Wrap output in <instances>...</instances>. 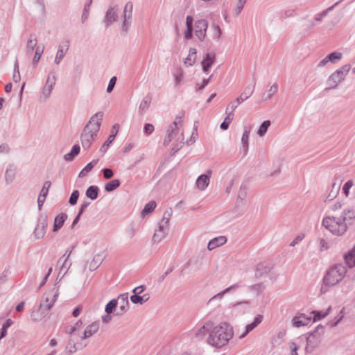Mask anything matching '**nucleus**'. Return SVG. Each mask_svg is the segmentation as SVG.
Returning <instances> with one entry per match:
<instances>
[{
  "instance_id": "obj_32",
  "label": "nucleus",
  "mask_w": 355,
  "mask_h": 355,
  "mask_svg": "<svg viewBox=\"0 0 355 355\" xmlns=\"http://www.w3.org/2000/svg\"><path fill=\"white\" fill-rule=\"evenodd\" d=\"M250 130V127L244 126V132L242 135L241 142L243 144V150L245 153H246L248 149V139Z\"/></svg>"
},
{
  "instance_id": "obj_44",
  "label": "nucleus",
  "mask_w": 355,
  "mask_h": 355,
  "mask_svg": "<svg viewBox=\"0 0 355 355\" xmlns=\"http://www.w3.org/2000/svg\"><path fill=\"white\" fill-rule=\"evenodd\" d=\"M270 125V121L269 120L264 121L260 125L257 134L259 137H263L267 132L269 126Z\"/></svg>"
},
{
  "instance_id": "obj_38",
  "label": "nucleus",
  "mask_w": 355,
  "mask_h": 355,
  "mask_svg": "<svg viewBox=\"0 0 355 355\" xmlns=\"http://www.w3.org/2000/svg\"><path fill=\"white\" fill-rule=\"evenodd\" d=\"M331 310V307L329 306L327 310L324 312L319 311H313L311 313L313 315V322H316L320 320L326 316H327Z\"/></svg>"
},
{
  "instance_id": "obj_34",
  "label": "nucleus",
  "mask_w": 355,
  "mask_h": 355,
  "mask_svg": "<svg viewBox=\"0 0 355 355\" xmlns=\"http://www.w3.org/2000/svg\"><path fill=\"white\" fill-rule=\"evenodd\" d=\"M15 173L16 168L13 165L10 164L5 173V178L6 182H12L15 177Z\"/></svg>"
},
{
  "instance_id": "obj_47",
  "label": "nucleus",
  "mask_w": 355,
  "mask_h": 355,
  "mask_svg": "<svg viewBox=\"0 0 355 355\" xmlns=\"http://www.w3.org/2000/svg\"><path fill=\"white\" fill-rule=\"evenodd\" d=\"M43 52H44V46L40 47V46H38L36 47L35 55H34V58L33 60V64L34 66H36L37 64L38 63V62L40 61V60L42 57V55L43 54Z\"/></svg>"
},
{
  "instance_id": "obj_49",
  "label": "nucleus",
  "mask_w": 355,
  "mask_h": 355,
  "mask_svg": "<svg viewBox=\"0 0 355 355\" xmlns=\"http://www.w3.org/2000/svg\"><path fill=\"white\" fill-rule=\"evenodd\" d=\"M67 50H68V48H67L66 50H64L62 46H59L58 51L57 52V54H56V56L55 58V63L56 64H60V62H61V60H62L64 56L65 55V53Z\"/></svg>"
},
{
  "instance_id": "obj_30",
  "label": "nucleus",
  "mask_w": 355,
  "mask_h": 355,
  "mask_svg": "<svg viewBox=\"0 0 355 355\" xmlns=\"http://www.w3.org/2000/svg\"><path fill=\"white\" fill-rule=\"evenodd\" d=\"M344 260L348 267L352 268L355 266V251L354 250H349L344 255Z\"/></svg>"
},
{
  "instance_id": "obj_28",
  "label": "nucleus",
  "mask_w": 355,
  "mask_h": 355,
  "mask_svg": "<svg viewBox=\"0 0 355 355\" xmlns=\"http://www.w3.org/2000/svg\"><path fill=\"white\" fill-rule=\"evenodd\" d=\"M150 298V295L148 293H145L143 295L133 294L130 296V300L134 304H143L147 302Z\"/></svg>"
},
{
  "instance_id": "obj_41",
  "label": "nucleus",
  "mask_w": 355,
  "mask_h": 355,
  "mask_svg": "<svg viewBox=\"0 0 355 355\" xmlns=\"http://www.w3.org/2000/svg\"><path fill=\"white\" fill-rule=\"evenodd\" d=\"M254 88L255 83L253 86H251L250 85H248L239 97H242L243 98V101H245L253 94Z\"/></svg>"
},
{
  "instance_id": "obj_22",
  "label": "nucleus",
  "mask_w": 355,
  "mask_h": 355,
  "mask_svg": "<svg viewBox=\"0 0 355 355\" xmlns=\"http://www.w3.org/2000/svg\"><path fill=\"white\" fill-rule=\"evenodd\" d=\"M37 36L34 34H31L28 38L26 44V53L28 55H31L35 47H37Z\"/></svg>"
},
{
  "instance_id": "obj_8",
  "label": "nucleus",
  "mask_w": 355,
  "mask_h": 355,
  "mask_svg": "<svg viewBox=\"0 0 355 355\" xmlns=\"http://www.w3.org/2000/svg\"><path fill=\"white\" fill-rule=\"evenodd\" d=\"M208 27V22L205 19H199L195 22L194 32L196 37L203 41L206 37V32Z\"/></svg>"
},
{
  "instance_id": "obj_40",
  "label": "nucleus",
  "mask_w": 355,
  "mask_h": 355,
  "mask_svg": "<svg viewBox=\"0 0 355 355\" xmlns=\"http://www.w3.org/2000/svg\"><path fill=\"white\" fill-rule=\"evenodd\" d=\"M132 10H133V4L131 1H128L124 6L123 9V18L132 19Z\"/></svg>"
},
{
  "instance_id": "obj_59",
  "label": "nucleus",
  "mask_w": 355,
  "mask_h": 355,
  "mask_svg": "<svg viewBox=\"0 0 355 355\" xmlns=\"http://www.w3.org/2000/svg\"><path fill=\"white\" fill-rule=\"evenodd\" d=\"M70 254H71V252H69L67 257L64 259H62V264L60 268V272L64 271V275L67 272V270L69 269V268L71 266V263H69V264L67 263V259L69 258Z\"/></svg>"
},
{
  "instance_id": "obj_19",
  "label": "nucleus",
  "mask_w": 355,
  "mask_h": 355,
  "mask_svg": "<svg viewBox=\"0 0 355 355\" xmlns=\"http://www.w3.org/2000/svg\"><path fill=\"white\" fill-rule=\"evenodd\" d=\"M263 318L262 315H257L254 321L246 326L245 331L239 336V338H245L251 331L256 328L262 322Z\"/></svg>"
},
{
  "instance_id": "obj_42",
  "label": "nucleus",
  "mask_w": 355,
  "mask_h": 355,
  "mask_svg": "<svg viewBox=\"0 0 355 355\" xmlns=\"http://www.w3.org/2000/svg\"><path fill=\"white\" fill-rule=\"evenodd\" d=\"M239 287V285L237 284H233L230 286H229L228 288H225L224 291L217 293L216 295H215L214 296H213L208 302V303H210L211 301H213L214 300H216V299H219L220 300L222 298V297L225 294V293H229L230 291H232L233 288H238Z\"/></svg>"
},
{
  "instance_id": "obj_33",
  "label": "nucleus",
  "mask_w": 355,
  "mask_h": 355,
  "mask_svg": "<svg viewBox=\"0 0 355 355\" xmlns=\"http://www.w3.org/2000/svg\"><path fill=\"white\" fill-rule=\"evenodd\" d=\"M98 187L97 186L92 185L89 186L86 190L85 195L87 198L94 200L98 198Z\"/></svg>"
},
{
  "instance_id": "obj_50",
  "label": "nucleus",
  "mask_w": 355,
  "mask_h": 355,
  "mask_svg": "<svg viewBox=\"0 0 355 355\" xmlns=\"http://www.w3.org/2000/svg\"><path fill=\"white\" fill-rule=\"evenodd\" d=\"M92 2V0H90L89 2L86 3L84 6V9H83L82 17H81L82 23H85L89 17V9H90V6H91Z\"/></svg>"
},
{
  "instance_id": "obj_13",
  "label": "nucleus",
  "mask_w": 355,
  "mask_h": 355,
  "mask_svg": "<svg viewBox=\"0 0 355 355\" xmlns=\"http://www.w3.org/2000/svg\"><path fill=\"white\" fill-rule=\"evenodd\" d=\"M116 300H119L118 304H119V311L116 313V315H121L126 313L129 309L128 293L121 294Z\"/></svg>"
},
{
  "instance_id": "obj_27",
  "label": "nucleus",
  "mask_w": 355,
  "mask_h": 355,
  "mask_svg": "<svg viewBox=\"0 0 355 355\" xmlns=\"http://www.w3.org/2000/svg\"><path fill=\"white\" fill-rule=\"evenodd\" d=\"M103 259H104V257L103 256V254H96L92 261H91L90 264H89V268L91 271H94L95 270H96L99 266L102 263V262L103 261Z\"/></svg>"
},
{
  "instance_id": "obj_17",
  "label": "nucleus",
  "mask_w": 355,
  "mask_h": 355,
  "mask_svg": "<svg viewBox=\"0 0 355 355\" xmlns=\"http://www.w3.org/2000/svg\"><path fill=\"white\" fill-rule=\"evenodd\" d=\"M118 19V13L114 10V7H110L105 13V16L104 18V23L105 24V26L107 28L112 24L116 21Z\"/></svg>"
},
{
  "instance_id": "obj_7",
  "label": "nucleus",
  "mask_w": 355,
  "mask_h": 355,
  "mask_svg": "<svg viewBox=\"0 0 355 355\" xmlns=\"http://www.w3.org/2000/svg\"><path fill=\"white\" fill-rule=\"evenodd\" d=\"M48 227V217L46 214H41L38 218L36 227L33 231V236L35 239H42L44 237Z\"/></svg>"
},
{
  "instance_id": "obj_39",
  "label": "nucleus",
  "mask_w": 355,
  "mask_h": 355,
  "mask_svg": "<svg viewBox=\"0 0 355 355\" xmlns=\"http://www.w3.org/2000/svg\"><path fill=\"white\" fill-rule=\"evenodd\" d=\"M120 181L118 179L112 180L105 185V190L111 192L116 189L120 186Z\"/></svg>"
},
{
  "instance_id": "obj_57",
  "label": "nucleus",
  "mask_w": 355,
  "mask_h": 355,
  "mask_svg": "<svg viewBox=\"0 0 355 355\" xmlns=\"http://www.w3.org/2000/svg\"><path fill=\"white\" fill-rule=\"evenodd\" d=\"M278 91V85L277 83H274L270 88V89L268 92V95L264 98L263 100L266 101L268 99H270L272 96L277 92Z\"/></svg>"
},
{
  "instance_id": "obj_51",
  "label": "nucleus",
  "mask_w": 355,
  "mask_h": 355,
  "mask_svg": "<svg viewBox=\"0 0 355 355\" xmlns=\"http://www.w3.org/2000/svg\"><path fill=\"white\" fill-rule=\"evenodd\" d=\"M212 322H207L204 326H202V327H200L198 331L196 332V336H204L206 333H207V330L209 329V328H211L212 327Z\"/></svg>"
},
{
  "instance_id": "obj_6",
  "label": "nucleus",
  "mask_w": 355,
  "mask_h": 355,
  "mask_svg": "<svg viewBox=\"0 0 355 355\" xmlns=\"http://www.w3.org/2000/svg\"><path fill=\"white\" fill-rule=\"evenodd\" d=\"M324 332V327L318 325L313 331L311 332L306 337V350L311 352L321 341V336Z\"/></svg>"
},
{
  "instance_id": "obj_18",
  "label": "nucleus",
  "mask_w": 355,
  "mask_h": 355,
  "mask_svg": "<svg viewBox=\"0 0 355 355\" xmlns=\"http://www.w3.org/2000/svg\"><path fill=\"white\" fill-rule=\"evenodd\" d=\"M216 55L215 53H207L202 61V67L205 73H208L212 64L215 62Z\"/></svg>"
},
{
  "instance_id": "obj_2",
  "label": "nucleus",
  "mask_w": 355,
  "mask_h": 355,
  "mask_svg": "<svg viewBox=\"0 0 355 355\" xmlns=\"http://www.w3.org/2000/svg\"><path fill=\"white\" fill-rule=\"evenodd\" d=\"M232 327L226 322H222L214 327L207 338V343L211 346L220 348L225 346L233 337Z\"/></svg>"
},
{
  "instance_id": "obj_26",
  "label": "nucleus",
  "mask_w": 355,
  "mask_h": 355,
  "mask_svg": "<svg viewBox=\"0 0 355 355\" xmlns=\"http://www.w3.org/2000/svg\"><path fill=\"white\" fill-rule=\"evenodd\" d=\"M152 101V96L150 94H148L146 95L143 100L141 101L140 105L139 107V112L142 114H144L149 107L150 103Z\"/></svg>"
},
{
  "instance_id": "obj_62",
  "label": "nucleus",
  "mask_w": 355,
  "mask_h": 355,
  "mask_svg": "<svg viewBox=\"0 0 355 355\" xmlns=\"http://www.w3.org/2000/svg\"><path fill=\"white\" fill-rule=\"evenodd\" d=\"M116 80H117V78L116 76H113L110 78L109 83H108V86L107 87V92L110 93L112 92V90L116 85Z\"/></svg>"
},
{
  "instance_id": "obj_12",
  "label": "nucleus",
  "mask_w": 355,
  "mask_h": 355,
  "mask_svg": "<svg viewBox=\"0 0 355 355\" xmlns=\"http://www.w3.org/2000/svg\"><path fill=\"white\" fill-rule=\"evenodd\" d=\"M178 131V121H175L167 129L166 135L164 139V145L168 146L169 143L175 138Z\"/></svg>"
},
{
  "instance_id": "obj_58",
  "label": "nucleus",
  "mask_w": 355,
  "mask_h": 355,
  "mask_svg": "<svg viewBox=\"0 0 355 355\" xmlns=\"http://www.w3.org/2000/svg\"><path fill=\"white\" fill-rule=\"evenodd\" d=\"M79 198V191L78 190H74L71 196L69 198V202L71 205H75L77 203V201Z\"/></svg>"
},
{
  "instance_id": "obj_21",
  "label": "nucleus",
  "mask_w": 355,
  "mask_h": 355,
  "mask_svg": "<svg viewBox=\"0 0 355 355\" xmlns=\"http://www.w3.org/2000/svg\"><path fill=\"white\" fill-rule=\"evenodd\" d=\"M99 329V322H94L92 324L87 326L85 329L83 336H81L82 339H85L87 338L92 336L94 334H96Z\"/></svg>"
},
{
  "instance_id": "obj_14",
  "label": "nucleus",
  "mask_w": 355,
  "mask_h": 355,
  "mask_svg": "<svg viewBox=\"0 0 355 355\" xmlns=\"http://www.w3.org/2000/svg\"><path fill=\"white\" fill-rule=\"evenodd\" d=\"M212 171L209 169L205 174L200 175L196 180V186L200 190H205L209 185Z\"/></svg>"
},
{
  "instance_id": "obj_25",
  "label": "nucleus",
  "mask_w": 355,
  "mask_h": 355,
  "mask_svg": "<svg viewBox=\"0 0 355 355\" xmlns=\"http://www.w3.org/2000/svg\"><path fill=\"white\" fill-rule=\"evenodd\" d=\"M67 218V215L64 213H62L58 215L54 219L53 231H58L64 225V221Z\"/></svg>"
},
{
  "instance_id": "obj_64",
  "label": "nucleus",
  "mask_w": 355,
  "mask_h": 355,
  "mask_svg": "<svg viewBox=\"0 0 355 355\" xmlns=\"http://www.w3.org/2000/svg\"><path fill=\"white\" fill-rule=\"evenodd\" d=\"M103 177L105 179H110L113 177L114 173L111 168H105L103 169Z\"/></svg>"
},
{
  "instance_id": "obj_43",
  "label": "nucleus",
  "mask_w": 355,
  "mask_h": 355,
  "mask_svg": "<svg viewBox=\"0 0 355 355\" xmlns=\"http://www.w3.org/2000/svg\"><path fill=\"white\" fill-rule=\"evenodd\" d=\"M119 303V300L116 299L111 300L106 305L105 311L107 313L111 314L116 308Z\"/></svg>"
},
{
  "instance_id": "obj_29",
  "label": "nucleus",
  "mask_w": 355,
  "mask_h": 355,
  "mask_svg": "<svg viewBox=\"0 0 355 355\" xmlns=\"http://www.w3.org/2000/svg\"><path fill=\"white\" fill-rule=\"evenodd\" d=\"M80 150V148L79 145H78V144L73 145L71 151L64 156V160L67 162H71L72 160H73L75 157L79 154Z\"/></svg>"
},
{
  "instance_id": "obj_10",
  "label": "nucleus",
  "mask_w": 355,
  "mask_h": 355,
  "mask_svg": "<svg viewBox=\"0 0 355 355\" xmlns=\"http://www.w3.org/2000/svg\"><path fill=\"white\" fill-rule=\"evenodd\" d=\"M52 308V304L47 305V308H44V303H40L37 310H34L31 313V318L35 321H40L44 318Z\"/></svg>"
},
{
  "instance_id": "obj_35",
  "label": "nucleus",
  "mask_w": 355,
  "mask_h": 355,
  "mask_svg": "<svg viewBox=\"0 0 355 355\" xmlns=\"http://www.w3.org/2000/svg\"><path fill=\"white\" fill-rule=\"evenodd\" d=\"M197 51L194 48H191L189 49V54L184 60V64L188 66H192L196 61V59Z\"/></svg>"
},
{
  "instance_id": "obj_46",
  "label": "nucleus",
  "mask_w": 355,
  "mask_h": 355,
  "mask_svg": "<svg viewBox=\"0 0 355 355\" xmlns=\"http://www.w3.org/2000/svg\"><path fill=\"white\" fill-rule=\"evenodd\" d=\"M342 53L340 52L334 51L329 53L327 57L329 62L336 63L342 58Z\"/></svg>"
},
{
  "instance_id": "obj_23",
  "label": "nucleus",
  "mask_w": 355,
  "mask_h": 355,
  "mask_svg": "<svg viewBox=\"0 0 355 355\" xmlns=\"http://www.w3.org/2000/svg\"><path fill=\"white\" fill-rule=\"evenodd\" d=\"M271 269L272 267L270 266V264L259 263L257 265L256 268L255 277L257 278H261L265 275H267Z\"/></svg>"
},
{
  "instance_id": "obj_36",
  "label": "nucleus",
  "mask_w": 355,
  "mask_h": 355,
  "mask_svg": "<svg viewBox=\"0 0 355 355\" xmlns=\"http://www.w3.org/2000/svg\"><path fill=\"white\" fill-rule=\"evenodd\" d=\"M98 159L92 160L91 162L88 163L84 168L80 172L79 177L83 178L86 176L92 170V168L97 164Z\"/></svg>"
},
{
  "instance_id": "obj_4",
  "label": "nucleus",
  "mask_w": 355,
  "mask_h": 355,
  "mask_svg": "<svg viewBox=\"0 0 355 355\" xmlns=\"http://www.w3.org/2000/svg\"><path fill=\"white\" fill-rule=\"evenodd\" d=\"M347 272L346 266L343 263H337L331 267L323 278L325 286H333L340 282Z\"/></svg>"
},
{
  "instance_id": "obj_56",
  "label": "nucleus",
  "mask_w": 355,
  "mask_h": 355,
  "mask_svg": "<svg viewBox=\"0 0 355 355\" xmlns=\"http://www.w3.org/2000/svg\"><path fill=\"white\" fill-rule=\"evenodd\" d=\"M51 182L50 181H45L43 184V187L42 188L40 195H41L42 196H43L44 198H46L48 193H49V189L51 187Z\"/></svg>"
},
{
  "instance_id": "obj_54",
  "label": "nucleus",
  "mask_w": 355,
  "mask_h": 355,
  "mask_svg": "<svg viewBox=\"0 0 355 355\" xmlns=\"http://www.w3.org/2000/svg\"><path fill=\"white\" fill-rule=\"evenodd\" d=\"M171 209H170L169 211H166L164 213L163 218L162 220L159 222V223L169 227V220L171 218Z\"/></svg>"
},
{
  "instance_id": "obj_3",
  "label": "nucleus",
  "mask_w": 355,
  "mask_h": 355,
  "mask_svg": "<svg viewBox=\"0 0 355 355\" xmlns=\"http://www.w3.org/2000/svg\"><path fill=\"white\" fill-rule=\"evenodd\" d=\"M103 112H98L93 115L83 130L81 134L82 146L85 149H89L92 141L97 136L103 121Z\"/></svg>"
},
{
  "instance_id": "obj_52",
  "label": "nucleus",
  "mask_w": 355,
  "mask_h": 355,
  "mask_svg": "<svg viewBox=\"0 0 355 355\" xmlns=\"http://www.w3.org/2000/svg\"><path fill=\"white\" fill-rule=\"evenodd\" d=\"M131 23L132 19L123 18L121 28L124 34H126L128 32Z\"/></svg>"
},
{
  "instance_id": "obj_11",
  "label": "nucleus",
  "mask_w": 355,
  "mask_h": 355,
  "mask_svg": "<svg viewBox=\"0 0 355 355\" xmlns=\"http://www.w3.org/2000/svg\"><path fill=\"white\" fill-rule=\"evenodd\" d=\"M169 231V227L159 223L158 229L155 230L154 235L153 236V243L161 242L168 234Z\"/></svg>"
},
{
  "instance_id": "obj_48",
  "label": "nucleus",
  "mask_w": 355,
  "mask_h": 355,
  "mask_svg": "<svg viewBox=\"0 0 355 355\" xmlns=\"http://www.w3.org/2000/svg\"><path fill=\"white\" fill-rule=\"evenodd\" d=\"M78 347H76V343L75 340L72 338L69 339L67 346H66V350L69 354L74 353L77 351Z\"/></svg>"
},
{
  "instance_id": "obj_31",
  "label": "nucleus",
  "mask_w": 355,
  "mask_h": 355,
  "mask_svg": "<svg viewBox=\"0 0 355 355\" xmlns=\"http://www.w3.org/2000/svg\"><path fill=\"white\" fill-rule=\"evenodd\" d=\"M243 102L242 97H237L234 101H231L226 107L225 113L234 114V110L237 108L238 105Z\"/></svg>"
},
{
  "instance_id": "obj_16",
  "label": "nucleus",
  "mask_w": 355,
  "mask_h": 355,
  "mask_svg": "<svg viewBox=\"0 0 355 355\" xmlns=\"http://www.w3.org/2000/svg\"><path fill=\"white\" fill-rule=\"evenodd\" d=\"M119 130V125L116 123L114 124L111 130V134L110 135L107 140L102 145V146L100 148V150L101 152H106L108 149L110 145L112 143V141L114 140Z\"/></svg>"
},
{
  "instance_id": "obj_15",
  "label": "nucleus",
  "mask_w": 355,
  "mask_h": 355,
  "mask_svg": "<svg viewBox=\"0 0 355 355\" xmlns=\"http://www.w3.org/2000/svg\"><path fill=\"white\" fill-rule=\"evenodd\" d=\"M58 296V291L54 292V289L46 292L42 298L41 303H44V308H47V305L52 304L53 306Z\"/></svg>"
},
{
  "instance_id": "obj_20",
  "label": "nucleus",
  "mask_w": 355,
  "mask_h": 355,
  "mask_svg": "<svg viewBox=\"0 0 355 355\" xmlns=\"http://www.w3.org/2000/svg\"><path fill=\"white\" fill-rule=\"evenodd\" d=\"M311 320V317H307L305 314L301 313L295 315L293 320V324L296 327L307 325Z\"/></svg>"
},
{
  "instance_id": "obj_53",
  "label": "nucleus",
  "mask_w": 355,
  "mask_h": 355,
  "mask_svg": "<svg viewBox=\"0 0 355 355\" xmlns=\"http://www.w3.org/2000/svg\"><path fill=\"white\" fill-rule=\"evenodd\" d=\"M339 189H340V186L336 187V183H333L332 184V189L327 196V200H331L334 199L337 196Z\"/></svg>"
},
{
  "instance_id": "obj_1",
  "label": "nucleus",
  "mask_w": 355,
  "mask_h": 355,
  "mask_svg": "<svg viewBox=\"0 0 355 355\" xmlns=\"http://www.w3.org/2000/svg\"><path fill=\"white\" fill-rule=\"evenodd\" d=\"M355 219V211L345 209L340 216H326L323 218L322 225L333 234L341 236L344 234Z\"/></svg>"
},
{
  "instance_id": "obj_37",
  "label": "nucleus",
  "mask_w": 355,
  "mask_h": 355,
  "mask_svg": "<svg viewBox=\"0 0 355 355\" xmlns=\"http://www.w3.org/2000/svg\"><path fill=\"white\" fill-rule=\"evenodd\" d=\"M340 2V1H337L336 3H335L333 6H330L329 8H328L327 9H326L325 10H324L323 12H322L321 13H318L315 16V18H314V20L315 21H318V22H320L322 21V19L326 17L327 15V14L329 13V12L333 10V9L337 6L339 3Z\"/></svg>"
},
{
  "instance_id": "obj_9",
  "label": "nucleus",
  "mask_w": 355,
  "mask_h": 355,
  "mask_svg": "<svg viewBox=\"0 0 355 355\" xmlns=\"http://www.w3.org/2000/svg\"><path fill=\"white\" fill-rule=\"evenodd\" d=\"M55 82L56 76L54 73L51 72L42 89V96L45 100L49 98L51 96L53 86L55 85Z\"/></svg>"
},
{
  "instance_id": "obj_60",
  "label": "nucleus",
  "mask_w": 355,
  "mask_h": 355,
  "mask_svg": "<svg viewBox=\"0 0 355 355\" xmlns=\"http://www.w3.org/2000/svg\"><path fill=\"white\" fill-rule=\"evenodd\" d=\"M354 182L352 180H348L343 187V191L346 196H348L349 189L352 187Z\"/></svg>"
},
{
  "instance_id": "obj_63",
  "label": "nucleus",
  "mask_w": 355,
  "mask_h": 355,
  "mask_svg": "<svg viewBox=\"0 0 355 355\" xmlns=\"http://www.w3.org/2000/svg\"><path fill=\"white\" fill-rule=\"evenodd\" d=\"M174 76H175V85L176 87H178L180 85V83L182 81V78H183L182 71L180 70L174 75Z\"/></svg>"
},
{
  "instance_id": "obj_5",
  "label": "nucleus",
  "mask_w": 355,
  "mask_h": 355,
  "mask_svg": "<svg viewBox=\"0 0 355 355\" xmlns=\"http://www.w3.org/2000/svg\"><path fill=\"white\" fill-rule=\"evenodd\" d=\"M351 69V65L347 64L342 66L334 73H332L328 78L327 85H329L325 89L329 90L336 89L340 83L345 79Z\"/></svg>"
},
{
  "instance_id": "obj_45",
  "label": "nucleus",
  "mask_w": 355,
  "mask_h": 355,
  "mask_svg": "<svg viewBox=\"0 0 355 355\" xmlns=\"http://www.w3.org/2000/svg\"><path fill=\"white\" fill-rule=\"evenodd\" d=\"M156 206H157V204H156L155 201H154V200L150 201L144 206V208L142 210V214L145 215V214H148L153 212L154 211V209H155Z\"/></svg>"
},
{
  "instance_id": "obj_24",
  "label": "nucleus",
  "mask_w": 355,
  "mask_h": 355,
  "mask_svg": "<svg viewBox=\"0 0 355 355\" xmlns=\"http://www.w3.org/2000/svg\"><path fill=\"white\" fill-rule=\"evenodd\" d=\"M227 242V238L223 236L216 237L211 239L207 245V248L209 250H214V248L219 247Z\"/></svg>"
},
{
  "instance_id": "obj_55",
  "label": "nucleus",
  "mask_w": 355,
  "mask_h": 355,
  "mask_svg": "<svg viewBox=\"0 0 355 355\" xmlns=\"http://www.w3.org/2000/svg\"><path fill=\"white\" fill-rule=\"evenodd\" d=\"M14 74H13V76H12V78H13V80L14 82L15 83H17L21 79V76H20V73H19V64H18V61L17 60H16V61L15 62V64H14Z\"/></svg>"
},
{
  "instance_id": "obj_61",
  "label": "nucleus",
  "mask_w": 355,
  "mask_h": 355,
  "mask_svg": "<svg viewBox=\"0 0 355 355\" xmlns=\"http://www.w3.org/2000/svg\"><path fill=\"white\" fill-rule=\"evenodd\" d=\"M246 1L247 0H239L237 7L236 8V9L234 10V13H235L236 16H238L241 13Z\"/></svg>"
}]
</instances>
